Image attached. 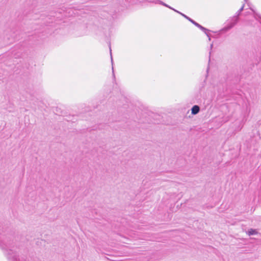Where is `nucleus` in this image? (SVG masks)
Listing matches in <instances>:
<instances>
[{"mask_svg":"<svg viewBox=\"0 0 261 261\" xmlns=\"http://www.w3.org/2000/svg\"><path fill=\"white\" fill-rule=\"evenodd\" d=\"M213 46V44H212L211 45V49L212 48Z\"/></svg>","mask_w":261,"mask_h":261,"instance_id":"12","label":"nucleus"},{"mask_svg":"<svg viewBox=\"0 0 261 261\" xmlns=\"http://www.w3.org/2000/svg\"><path fill=\"white\" fill-rule=\"evenodd\" d=\"M234 26V23L228 20L227 24L221 30L222 32H226Z\"/></svg>","mask_w":261,"mask_h":261,"instance_id":"3","label":"nucleus"},{"mask_svg":"<svg viewBox=\"0 0 261 261\" xmlns=\"http://www.w3.org/2000/svg\"><path fill=\"white\" fill-rule=\"evenodd\" d=\"M110 55H111V63H112V70H113V75H114V69H113V60L112 56V52H111L112 50H111V46H110Z\"/></svg>","mask_w":261,"mask_h":261,"instance_id":"9","label":"nucleus"},{"mask_svg":"<svg viewBox=\"0 0 261 261\" xmlns=\"http://www.w3.org/2000/svg\"><path fill=\"white\" fill-rule=\"evenodd\" d=\"M0 247L9 261H27L26 259L19 258L17 252L14 250L15 245L13 241L8 240L0 241Z\"/></svg>","mask_w":261,"mask_h":261,"instance_id":"1","label":"nucleus"},{"mask_svg":"<svg viewBox=\"0 0 261 261\" xmlns=\"http://www.w3.org/2000/svg\"><path fill=\"white\" fill-rule=\"evenodd\" d=\"M200 111V107L197 105H194L191 109V113L196 115Z\"/></svg>","mask_w":261,"mask_h":261,"instance_id":"5","label":"nucleus"},{"mask_svg":"<svg viewBox=\"0 0 261 261\" xmlns=\"http://www.w3.org/2000/svg\"><path fill=\"white\" fill-rule=\"evenodd\" d=\"M208 32H209V31L206 32V34H206V35L208 37V40H209V41H210V40H211V37H210V34H208Z\"/></svg>","mask_w":261,"mask_h":261,"instance_id":"10","label":"nucleus"},{"mask_svg":"<svg viewBox=\"0 0 261 261\" xmlns=\"http://www.w3.org/2000/svg\"><path fill=\"white\" fill-rule=\"evenodd\" d=\"M211 52H210V56H209V62L210 61V55H211Z\"/></svg>","mask_w":261,"mask_h":261,"instance_id":"11","label":"nucleus"},{"mask_svg":"<svg viewBox=\"0 0 261 261\" xmlns=\"http://www.w3.org/2000/svg\"><path fill=\"white\" fill-rule=\"evenodd\" d=\"M244 6L245 4H244L243 6L241 7V8L236 12L234 16L239 18V16H240L241 12L243 11L244 10Z\"/></svg>","mask_w":261,"mask_h":261,"instance_id":"7","label":"nucleus"},{"mask_svg":"<svg viewBox=\"0 0 261 261\" xmlns=\"http://www.w3.org/2000/svg\"><path fill=\"white\" fill-rule=\"evenodd\" d=\"M229 20L232 22L233 23H234V25L237 23L238 20H239V18L236 17V16H233L232 18H231Z\"/></svg>","mask_w":261,"mask_h":261,"instance_id":"8","label":"nucleus"},{"mask_svg":"<svg viewBox=\"0 0 261 261\" xmlns=\"http://www.w3.org/2000/svg\"><path fill=\"white\" fill-rule=\"evenodd\" d=\"M150 2H152V3H156L157 2H159L160 4H161V5H163V6H164L166 7H168V8H170V9L173 10V11H174L175 12H177V13H179V14H180V13H181V12H179V11H177V10H175L174 9H173V8H171V7H170L169 6H168V5H167V4H166L165 3H164V2H161V1H158H158H156H156H150Z\"/></svg>","mask_w":261,"mask_h":261,"instance_id":"4","label":"nucleus"},{"mask_svg":"<svg viewBox=\"0 0 261 261\" xmlns=\"http://www.w3.org/2000/svg\"><path fill=\"white\" fill-rule=\"evenodd\" d=\"M248 0H244L245 2H247Z\"/></svg>","mask_w":261,"mask_h":261,"instance_id":"13","label":"nucleus"},{"mask_svg":"<svg viewBox=\"0 0 261 261\" xmlns=\"http://www.w3.org/2000/svg\"><path fill=\"white\" fill-rule=\"evenodd\" d=\"M180 15H181L182 16H184L185 18H186L187 19H188L189 21L192 22L193 24H194L195 26L199 28L201 31H202L205 34H206V32L210 31L209 30L205 28L204 27H202L193 19H192L191 18L189 17L187 15H185L184 14H182V13H180Z\"/></svg>","mask_w":261,"mask_h":261,"instance_id":"2","label":"nucleus"},{"mask_svg":"<svg viewBox=\"0 0 261 261\" xmlns=\"http://www.w3.org/2000/svg\"><path fill=\"white\" fill-rule=\"evenodd\" d=\"M247 233L250 236L251 235L257 234L258 233V231L256 229L250 228L248 230Z\"/></svg>","mask_w":261,"mask_h":261,"instance_id":"6","label":"nucleus"}]
</instances>
